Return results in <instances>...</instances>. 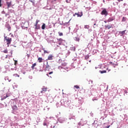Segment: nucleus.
Segmentation results:
<instances>
[{
  "label": "nucleus",
  "instance_id": "nucleus-1",
  "mask_svg": "<svg viewBox=\"0 0 128 128\" xmlns=\"http://www.w3.org/2000/svg\"><path fill=\"white\" fill-rule=\"evenodd\" d=\"M38 22H40V20H36V24H34L35 30H40V25L38 24Z\"/></svg>",
  "mask_w": 128,
  "mask_h": 128
},
{
  "label": "nucleus",
  "instance_id": "nucleus-2",
  "mask_svg": "<svg viewBox=\"0 0 128 128\" xmlns=\"http://www.w3.org/2000/svg\"><path fill=\"white\" fill-rule=\"evenodd\" d=\"M4 40L7 42L6 44H10V43L12 42V38H8V37L4 36Z\"/></svg>",
  "mask_w": 128,
  "mask_h": 128
},
{
  "label": "nucleus",
  "instance_id": "nucleus-3",
  "mask_svg": "<svg viewBox=\"0 0 128 128\" xmlns=\"http://www.w3.org/2000/svg\"><path fill=\"white\" fill-rule=\"evenodd\" d=\"M101 14H102V16H108V11H106V9H104L103 10H102V12H101Z\"/></svg>",
  "mask_w": 128,
  "mask_h": 128
},
{
  "label": "nucleus",
  "instance_id": "nucleus-4",
  "mask_svg": "<svg viewBox=\"0 0 128 128\" xmlns=\"http://www.w3.org/2000/svg\"><path fill=\"white\" fill-rule=\"evenodd\" d=\"M54 60V56L52 54H50L48 56L47 60Z\"/></svg>",
  "mask_w": 128,
  "mask_h": 128
},
{
  "label": "nucleus",
  "instance_id": "nucleus-5",
  "mask_svg": "<svg viewBox=\"0 0 128 128\" xmlns=\"http://www.w3.org/2000/svg\"><path fill=\"white\" fill-rule=\"evenodd\" d=\"M46 70H50V66H49L48 62H46Z\"/></svg>",
  "mask_w": 128,
  "mask_h": 128
},
{
  "label": "nucleus",
  "instance_id": "nucleus-6",
  "mask_svg": "<svg viewBox=\"0 0 128 128\" xmlns=\"http://www.w3.org/2000/svg\"><path fill=\"white\" fill-rule=\"evenodd\" d=\"M12 106L14 112H16V110H18V106H16V105H14Z\"/></svg>",
  "mask_w": 128,
  "mask_h": 128
},
{
  "label": "nucleus",
  "instance_id": "nucleus-7",
  "mask_svg": "<svg viewBox=\"0 0 128 128\" xmlns=\"http://www.w3.org/2000/svg\"><path fill=\"white\" fill-rule=\"evenodd\" d=\"M104 27L106 30V28L107 30H110V28H112V25H106Z\"/></svg>",
  "mask_w": 128,
  "mask_h": 128
},
{
  "label": "nucleus",
  "instance_id": "nucleus-8",
  "mask_svg": "<svg viewBox=\"0 0 128 128\" xmlns=\"http://www.w3.org/2000/svg\"><path fill=\"white\" fill-rule=\"evenodd\" d=\"M112 20H114V18L112 17V18H110L107 20V22H112Z\"/></svg>",
  "mask_w": 128,
  "mask_h": 128
},
{
  "label": "nucleus",
  "instance_id": "nucleus-9",
  "mask_svg": "<svg viewBox=\"0 0 128 128\" xmlns=\"http://www.w3.org/2000/svg\"><path fill=\"white\" fill-rule=\"evenodd\" d=\"M6 28L8 29V30L10 32L12 28L10 27V24H6Z\"/></svg>",
  "mask_w": 128,
  "mask_h": 128
},
{
  "label": "nucleus",
  "instance_id": "nucleus-10",
  "mask_svg": "<svg viewBox=\"0 0 128 128\" xmlns=\"http://www.w3.org/2000/svg\"><path fill=\"white\" fill-rule=\"evenodd\" d=\"M46 90H47L46 88L43 86L42 88V90L40 92L41 94H42V92H46Z\"/></svg>",
  "mask_w": 128,
  "mask_h": 128
},
{
  "label": "nucleus",
  "instance_id": "nucleus-11",
  "mask_svg": "<svg viewBox=\"0 0 128 128\" xmlns=\"http://www.w3.org/2000/svg\"><path fill=\"white\" fill-rule=\"evenodd\" d=\"M77 16L78 17H81L82 16V12H78L77 13Z\"/></svg>",
  "mask_w": 128,
  "mask_h": 128
},
{
  "label": "nucleus",
  "instance_id": "nucleus-12",
  "mask_svg": "<svg viewBox=\"0 0 128 128\" xmlns=\"http://www.w3.org/2000/svg\"><path fill=\"white\" fill-rule=\"evenodd\" d=\"M119 34H121V36H124V34H126V30L120 32Z\"/></svg>",
  "mask_w": 128,
  "mask_h": 128
},
{
  "label": "nucleus",
  "instance_id": "nucleus-13",
  "mask_svg": "<svg viewBox=\"0 0 128 128\" xmlns=\"http://www.w3.org/2000/svg\"><path fill=\"white\" fill-rule=\"evenodd\" d=\"M38 62H42V58L40 57L38 58Z\"/></svg>",
  "mask_w": 128,
  "mask_h": 128
},
{
  "label": "nucleus",
  "instance_id": "nucleus-14",
  "mask_svg": "<svg viewBox=\"0 0 128 128\" xmlns=\"http://www.w3.org/2000/svg\"><path fill=\"white\" fill-rule=\"evenodd\" d=\"M6 98H8V94H6V96H4L3 98H1V100H6Z\"/></svg>",
  "mask_w": 128,
  "mask_h": 128
},
{
  "label": "nucleus",
  "instance_id": "nucleus-15",
  "mask_svg": "<svg viewBox=\"0 0 128 128\" xmlns=\"http://www.w3.org/2000/svg\"><path fill=\"white\" fill-rule=\"evenodd\" d=\"M99 72L100 74H106V70H102H102H100Z\"/></svg>",
  "mask_w": 128,
  "mask_h": 128
},
{
  "label": "nucleus",
  "instance_id": "nucleus-16",
  "mask_svg": "<svg viewBox=\"0 0 128 128\" xmlns=\"http://www.w3.org/2000/svg\"><path fill=\"white\" fill-rule=\"evenodd\" d=\"M57 40H58V42H62V41H63L64 40H62V38H58V39H57Z\"/></svg>",
  "mask_w": 128,
  "mask_h": 128
},
{
  "label": "nucleus",
  "instance_id": "nucleus-17",
  "mask_svg": "<svg viewBox=\"0 0 128 128\" xmlns=\"http://www.w3.org/2000/svg\"><path fill=\"white\" fill-rule=\"evenodd\" d=\"M36 66V63H34V64H32V66H31L32 70H34V66Z\"/></svg>",
  "mask_w": 128,
  "mask_h": 128
},
{
  "label": "nucleus",
  "instance_id": "nucleus-18",
  "mask_svg": "<svg viewBox=\"0 0 128 128\" xmlns=\"http://www.w3.org/2000/svg\"><path fill=\"white\" fill-rule=\"evenodd\" d=\"M42 50H44V54H50V52H48L47 50H46L44 48H42Z\"/></svg>",
  "mask_w": 128,
  "mask_h": 128
},
{
  "label": "nucleus",
  "instance_id": "nucleus-19",
  "mask_svg": "<svg viewBox=\"0 0 128 128\" xmlns=\"http://www.w3.org/2000/svg\"><path fill=\"white\" fill-rule=\"evenodd\" d=\"M42 30H45L46 28V24H43L42 26Z\"/></svg>",
  "mask_w": 128,
  "mask_h": 128
},
{
  "label": "nucleus",
  "instance_id": "nucleus-20",
  "mask_svg": "<svg viewBox=\"0 0 128 128\" xmlns=\"http://www.w3.org/2000/svg\"><path fill=\"white\" fill-rule=\"evenodd\" d=\"M58 34L60 36H64V34L62 32H58Z\"/></svg>",
  "mask_w": 128,
  "mask_h": 128
},
{
  "label": "nucleus",
  "instance_id": "nucleus-21",
  "mask_svg": "<svg viewBox=\"0 0 128 128\" xmlns=\"http://www.w3.org/2000/svg\"><path fill=\"white\" fill-rule=\"evenodd\" d=\"M126 18L125 17H123L122 19V22H126Z\"/></svg>",
  "mask_w": 128,
  "mask_h": 128
},
{
  "label": "nucleus",
  "instance_id": "nucleus-22",
  "mask_svg": "<svg viewBox=\"0 0 128 128\" xmlns=\"http://www.w3.org/2000/svg\"><path fill=\"white\" fill-rule=\"evenodd\" d=\"M85 58H86V60H88V59L90 58V56L87 55V56H85Z\"/></svg>",
  "mask_w": 128,
  "mask_h": 128
},
{
  "label": "nucleus",
  "instance_id": "nucleus-23",
  "mask_svg": "<svg viewBox=\"0 0 128 128\" xmlns=\"http://www.w3.org/2000/svg\"><path fill=\"white\" fill-rule=\"evenodd\" d=\"M90 26L88 25L84 26V28H89Z\"/></svg>",
  "mask_w": 128,
  "mask_h": 128
},
{
  "label": "nucleus",
  "instance_id": "nucleus-24",
  "mask_svg": "<svg viewBox=\"0 0 128 128\" xmlns=\"http://www.w3.org/2000/svg\"><path fill=\"white\" fill-rule=\"evenodd\" d=\"M3 52H4V54H8V50H5L3 51Z\"/></svg>",
  "mask_w": 128,
  "mask_h": 128
},
{
  "label": "nucleus",
  "instance_id": "nucleus-25",
  "mask_svg": "<svg viewBox=\"0 0 128 128\" xmlns=\"http://www.w3.org/2000/svg\"><path fill=\"white\" fill-rule=\"evenodd\" d=\"M62 66H66V63L64 62V63H62Z\"/></svg>",
  "mask_w": 128,
  "mask_h": 128
},
{
  "label": "nucleus",
  "instance_id": "nucleus-26",
  "mask_svg": "<svg viewBox=\"0 0 128 128\" xmlns=\"http://www.w3.org/2000/svg\"><path fill=\"white\" fill-rule=\"evenodd\" d=\"M74 88H80V86L76 85L74 86Z\"/></svg>",
  "mask_w": 128,
  "mask_h": 128
},
{
  "label": "nucleus",
  "instance_id": "nucleus-27",
  "mask_svg": "<svg viewBox=\"0 0 128 128\" xmlns=\"http://www.w3.org/2000/svg\"><path fill=\"white\" fill-rule=\"evenodd\" d=\"M14 76H16V77L18 76V78H20V75H18V74H14Z\"/></svg>",
  "mask_w": 128,
  "mask_h": 128
},
{
  "label": "nucleus",
  "instance_id": "nucleus-28",
  "mask_svg": "<svg viewBox=\"0 0 128 128\" xmlns=\"http://www.w3.org/2000/svg\"><path fill=\"white\" fill-rule=\"evenodd\" d=\"M66 2L67 4H70V0H66Z\"/></svg>",
  "mask_w": 128,
  "mask_h": 128
},
{
  "label": "nucleus",
  "instance_id": "nucleus-29",
  "mask_svg": "<svg viewBox=\"0 0 128 128\" xmlns=\"http://www.w3.org/2000/svg\"><path fill=\"white\" fill-rule=\"evenodd\" d=\"M114 94H116V92H118V90L116 89H115L114 90H113Z\"/></svg>",
  "mask_w": 128,
  "mask_h": 128
},
{
  "label": "nucleus",
  "instance_id": "nucleus-30",
  "mask_svg": "<svg viewBox=\"0 0 128 128\" xmlns=\"http://www.w3.org/2000/svg\"><path fill=\"white\" fill-rule=\"evenodd\" d=\"M7 6H8V8H10V3L7 2Z\"/></svg>",
  "mask_w": 128,
  "mask_h": 128
},
{
  "label": "nucleus",
  "instance_id": "nucleus-31",
  "mask_svg": "<svg viewBox=\"0 0 128 128\" xmlns=\"http://www.w3.org/2000/svg\"><path fill=\"white\" fill-rule=\"evenodd\" d=\"M34 0H29V2H32V4H34Z\"/></svg>",
  "mask_w": 128,
  "mask_h": 128
},
{
  "label": "nucleus",
  "instance_id": "nucleus-32",
  "mask_svg": "<svg viewBox=\"0 0 128 128\" xmlns=\"http://www.w3.org/2000/svg\"><path fill=\"white\" fill-rule=\"evenodd\" d=\"M112 66H114V68H116V66H118V64H112Z\"/></svg>",
  "mask_w": 128,
  "mask_h": 128
},
{
  "label": "nucleus",
  "instance_id": "nucleus-33",
  "mask_svg": "<svg viewBox=\"0 0 128 128\" xmlns=\"http://www.w3.org/2000/svg\"><path fill=\"white\" fill-rule=\"evenodd\" d=\"M14 66H16V64H18V61L14 60Z\"/></svg>",
  "mask_w": 128,
  "mask_h": 128
},
{
  "label": "nucleus",
  "instance_id": "nucleus-34",
  "mask_svg": "<svg viewBox=\"0 0 128 128\" xmlns=\"http://www.w3.org/2000/svg\"><path fill=\"white\" fill-rule=\"evenodd\" d=\"M54 74V72H48V74Z\"/></svg>",
  "mask_w": 128,
  "mask_h": 128
},
{
  "label": "nucleus",
  "instance_id": "nucleus-35",
  "mask_svg": "<svg viewBox=\"0 0 128 128\" xmlns=\"http://www.w3.org/2000/svg\"><path fill=\"white\" fill-rule=\"evenodd\" d=\"M78 16V13H75L73 14V16Z\"/></svg>",
  "mask_w": 128,
  "mask_h": 128
},
{
  "label": "nucleus",
  "instance_id": "nucleus-36",
  "mask_svg": "<svg viewBox=\"0 0 128 128\" xmlns=\"http://www.w3.org/2000/svg\"><path fill=\"white\" fill-rule=\"evenodd\" d=\"M62 42H58L59 46H62Z\"/></svg>",
  "mask_w": 128,
  "mask_h": 128
},
{
  "label": "nucleus",
  "instance_id": "nucleus-37",
  "mask_svg": "<svg viewBox=\"0 0 128 128\" xmlns=\"http://www.w3.org/2000/svg\"><path fill=\"white\" fill-rule=\"evenodd\" d=\"M2 0H0V6H2Z\"/></svg>",
  "mask_w": 128,
  "mask_h": 128
},
{
  "label": "nucleus",
  "instance_id": "nucleus-38",
  "mask_svg": "<svg viewBox=\"0 0 128 128\" xmlns=\"http://www.w3.org/2000/svg\"><path fill=\"white\" fill-rule=\"evenodd\" d=\"M59 68H64V67L60 66H59Z\"/></svg>",
  "mask_w": 128,
  "mask_h": 128
},
{
  "label": "nucleus",
  "instance_id": "nucleus-39",
  "mask_svg": "<svg viewBox=\"0 0 128 128\" xmlns=\"http://www.w3.org/2000/svg\"><path fill=\"white\" fill-rule=\"evenodd\" d=\"M118 2H122V0H118Z\"/></svg>",
  "mask_w": 128,
  "mask_h": 128
},
{
  "label": "nucleus",
  "instance_id": "nucleus-40",
  "mask_svg": "<svg viewBox=\"0 0 128 128\" xmlns=\"http://www.w3.org/2000/svg\"><path fill=\"white\" fill-rule=\"evenodd\" d=\"M104 22H105V24H106L108 22V21L106 22V21L104 20Z\"/></svg>",
  "mask_w": 128,
  "mask_h": 128
},
{
  "label": "nucleus",
  "instance_id": "nucleus-41",
  "mask_svg": "<svg viewBox=\"0 0 128 128\" xmlns=\"http://www.w3.org/2000/svg\"><path fill=\"white\" fill-rule=\"evenodd\" d=\"M27 56L28 58H30V54H28Z\"/></svg>",
  "mask_w": 128,
  "mask_h": 128
},
{
  "label": "nucleus",
  "instance_id": "nucleus-42",
  "mask_svg": "<svg viewBox=\"0 0 128 128\" xmlns=\"http://www.w3.org/2000/svg\"><path fill=\"white\" fill-rule=\"evenodd\" d=\"M110 64H112H112H112V62H110Z\"/></svg>",
  "mask_w": 128,
  "mask_h": 128
},
{
  "label": "nucleus",
  "instance_id": "nucleus-43",
  "mask_svg": "<svg viewBox=\"0 0 128 128\" xmlns=\"http://www.w3.org/2000/svg\"><path fill=\"white\" fill-rule=\"evenodd\" d=\"M8 45V46H10V44H7Z\"/></svg>",
  "mask_w": 128,
  "mask_h": 128
},
{
  "label": "nucleus",
  "instance_id": "nucleus-44",
  "mask_svg": "<svg viewBox=\"0 0 128 128\" xmlns=\"http://www.w3.org/2000/svg\"><path fill=\"white\" fill-rule=\"evenodd\" d=\"M46 76H48V74H46Z\"/></svg>",
  "mask_w": 128,
  "mask_h": 128
},
{
  "label": "nucleus",
  "instance_id": "nucleus-45",
  "mask_svg": "<svg viewBox=\"0 0 128 128\" xmlns=\"http://www.w3.org/2000/svg\"><path fill=\"white\" fill-rule=\"evenodd\" d=\"M110 70H108V72H110Z\"/></svg>",
  "mask_w": 128,
  "mask_h": 128
},
{
  "label": "nucleus",
  "instance_id": "nucleus-46",
  "mask_svg": "<svg viewBox=\"0 0 128 128\" xmlns=\"http://www.w3.org/2000/svg\"><path fill=\"white\" fill-rule=\"evenodd\" d=\"M80 40V39L78 38V40Z\"/></svg>",
  "mask_w": 128,
  "mask_h": 128
},
{
  "label": "nucleus",
  "instance_id": "nucleus-47",
  "mask_svg": "<svg viewBox=\"0 0 128 128\" xmlns=\"http://www.w3.org/2000/svg\"><path fill=\"white\" fill-rule=\"evenodd\" d=\"M94 26H96V24H94Z\"/></svg>",
  "mask_w": 128,
  "mask_h": 128
},
{
  "label": "nucleus",
  "instance_id": "nucleus-48",
  "mask_svg": "<svg viewBox=\"0 0 128 128\" xmlns=\"http://www.w3.org/2000/svg\"><path fill=\"white\" fill-rule=\"evenodd\" d=\"M108 70V68H107V70Z\"/></svg>",
  "mask_w": 128,
  "mask_h": 128
}]
</instances>
